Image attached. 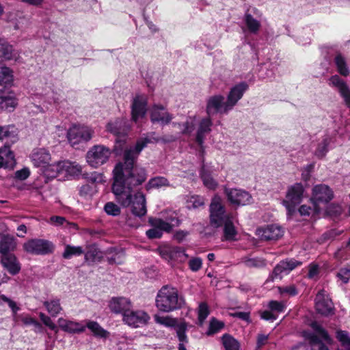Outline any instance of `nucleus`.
<instances>
[{"label": "nucleus", "mask_w": 350, "mask_h": 350, "mask_svg": "<svg viewBox=\"0 0 350 350\" xmlns=\"http://www.w3.org/2000/svg\"><path fill=\"white\" fill-rule=\"evenodd\" d=\"M31 159L34 166L41 169L43 165L50 162L51 157L49 152L45 148H38L33 150Z\"/></svg>", "instance_id": "26"}, {"label": "nucleus", "mask_w": 350, "mask_h": 350, "mask_svg": "<svg viewBox=\"0 0 350 350\" xmlns=\"http://www.w3.org/2000/svg\"><path fill=\"white\" fill-rule=\"evenodd\" d=\"M210 221L212 226L219 228L224 221L228 220L225 206L221 204L219 198L212 200L210 206Z\"/></svg>", "instance_id": "7"}, {"label": "nucleus", "mask_w": 350, "mask_h": 350, "mask_svg": "<svg viewBox=\"0 0 350 350\" xmlns=\"http://www.w3.org/2000/svg\"><path fill=\"white\" fill-rule=\"evenodd\" d=\"M148 102L146 98L143 95H136L131 104V119L137 122L139 119L146 116L147 113Z\"/></svg>", "instance_id": "17"}, {"label": "nucleus", "mask_w": 350, "mask_h": 350, "mask_svg": "<svg viewBox=\"0 0 350 350\" xmlns=\"http://www.w3.org/2000/svg\"><path fill=\"white\" fill-rule=\"evenodd\" d=\"M172 125L180 129V133L183 135L191 134L194 130L195 126L194 121L191 119V118H188L184 123L173 122Z\"/></svg>", "instance_id": "44"}, {"label": "nucleus", "mask_w": 350, "mask_h": 350, "mask_svg": "<svg viewBox=\"0 0 350 350\" xmlns=\"http://www.w3.org/2000/svg\"><path fill=\"white\" fill-rule=\"evenodd\" d=\"M248 88L249 85L245 81L240 82L232 86L227 95L226 111L232 110Z\"/></svg>", "instance_id": "13"}, {"label": "nucleus", "mask_w": 350, "mask_h": 350, "mask_svg": "<svg viewBox=\"0 0 350 350\" xmlns=\"http://www.w3.org/2000/svg\"><path fill=\"white\" fill-rule=\"evenodd\" d=\"M39 317L42 322L47 327H49V329H51L53 331L57 332V325L52 321L51 317L46 315L43 312H40Z\"/></svg>", "instance_id": "58"}, {"label": "nucleus", "mask_w": 350, "mask_h": 350, "mask_svg": "<svg viewBox=\"0 0 350 350\" xmlns=\"http://www.w3.org/2000/svg\"><path fill=\"white\" fill-rule=\"evenodd\" d=\"M200 177L204 185L208 189L215 190L217 187L218 183L213 178L212 170L204 163L200 170Z\"/></svg>", "instance_id": "28"}, {"label": "nucleus", "mask_w": 350, "mask_h": 350, "mask_svg": "<svg viewBox=\"0 0 350 350\" xmlns=\"http://www.w3.org/2000/svg\"><path fill=\"white\" fill-rule=\"evenodd\" d=\"M188 323L185 321H182L180 323L177 322L176 325L174 327L176 329V333L177 338L179 340V343H187L188 338L186 334L187 330Z\"/></svg>", "instance_id": "39"}, {"label": "nucleus", "mask_w": 350, "mask_h": 350, "mask_svg": "<svg viewBox=\"0 0 350 350\" xmlns=\"http://www.w3.org/2000/svg\"><path fill=\"white\" fill-rule=\"evenodd\" d=\"M111 153L109 148L102 145H96L87 152L86 160L90 166L97 168L108 161Z\"/></svg>", "instance_id": "6"}, {"label": "nucleus", "mask_w": 350, "mask_h": 350, "mask_svg": "<svg viewBox=\"0 0 350 350\" xmlns=\"http://www.w3.org/2000/svg\"><path fill=\"white\" fill-rule=\"evenodd\" d=\"M63 167V174L64 176H77L81 173V168L79 165H73L71 163L63 161L62 164Z\"/></svg>", "instance_id": "42"}, {"label": "nucleus", "mask_w": 350, "mask_h": 350, "mask_svg": "<svg viewBox=\"0 0 350 350\" xmlns=\"http://www.w3.org/2000/svg\"><path fill=\"white\" fill-rule=\"evenodd\" d=\"M82 176L84 179L92 184L102 183L103 181V175L97 172L83 173Z\"/></svg>", "instance_id": "54"}, {"label": "nucleus", "mask_w": 350, "mask_h": 350, "mask_svg": "<svg viewBox=\"0 0 350 350\" xmlns=\"http://www.w3.org/2000/svg\"><path fill=\"white\" fill-rule=\"evenodd\" d=\"M244 22L251 33L256 34L258 33L260 27V23L248 12H246L244 15Z\"/></svg>", "instance_id": "37"}, {"label": "nucleus", "mask_w": 350, "mask_h": 350, "mask_svg": "<svg viewBox=\"0 0 350 350\" xmlns=\"http://www.w3.org/2000/svg\"><path fill=\"white\" fill-rule=\"evenodd\" d=\"M304 188L301 183H295L291 186L287 191L286 200L294 204H299L303 200Z\"/></svg>", "instance_id": "27"}, {"label": "nucleus", "mask_w": 350, "mask_h": 350, "mask_svg": "<svg viewBox=\"0 0 350 350\" xmlns=\"http://www.w3.org/2000/svg\"><path fill=\"white\" fill-rule=\"evenodd\" d=\"M10 161L12 163L14 162V153L7 148L0 150V167H7L8 162Z\"/></svg>", "instance_id": "48"}, {"label": "nucleus", "mask_w": 350, "mask_h": 350, "mask_svg": "<svg viewBox=\"0 0 350 350\" xmlns=\"http://www.w3.org/2000/svg\"><path fill=\"white\" fill-rule=\"evenodd\" d=\"M93 135V131L88 127L73 125L67 132V138L72 146L80 143H85L90 141Z\"/></svg>", "instance_id": "8"}, {"label": "nucleus", "mask_w": 350, "mask_h": 350, "mask_svg": "<svg viewBox=\"0 0 350 350\" xmlns=\"http://www.w3.org/2000/svg\"><path fill=\"white\" fill-rule=\"evenodd\" d=\"M310 326L323 340L327 343L332 342V338H330L328 332L317 322H312Z\"/></svg>", "instance_id": "49"}, {"label": "nucleus", "mask_w": 350, "mask_h": 350, "mask_svg": "<svg viewBox=\"0 0 350 350\" xmlns=\"http://www.w3.org/2000/svg\"><path fill=\"white\" fill-rule=\"evenodd\" d=\"M336 338L346 350H350V336L347 331L338 330L336 332Z\"/></svg>", "instance_id": "53"}, {"label": "nucleus", "mask_w": 350, "mask_h": 350, "mask_svg": "<svg viewBox=\"0 0 350 350\" xmlns=\"http://www.w3.org/2000/svg\"><path fill=\"white\" fill-rule=\"evenodd\" d=\"M213 122L210 117L202 118L198 125L196 132V142L202 148L204 146L206 135L211 131Z\"/></svg>", "instance_id": "23"}, {"label": "nucleus", "mask_w": 350, "mask_h": 350, "mask_svg": "<svg viewBox=\"0 0 350 350\" xmlns=\"http://www.w3.org/2000/svg\"><path fill=\"white\" fill-rule=\"evenodd\" d=\"M224 325L225 324L223 321H218L216 318L213 317L209 321V326L206 334L211 336L224 328Z\"/></svg>", "instance_id": "50"}, {"label": "nucleus", "mask_w": 350, "mask_h": 350, "mask_svg": "<svg viewBox=\"0 0 350 350\" xmlns=\"http://www.w3.org/2000/svg\"><path fill=\"white\" fill-rule=\"evenodd\" d=\"M279 293L282 294H288L291 296H295L297 295L298 291L295 285H290L287 286H279L278 287Z\"/></svg>", "instance_id": "60"}, {"label": "nucleus", "mask_w": 350, "mask_h": 350, "mask_svg": "<svg viewBox=\"0 0 350 350\" xmlns=\"http://www.w3.org/2000/svg\"><path fill=\"white\" fill-rule=\"evenodd\" d=\"M336 277L344 284L348 283L350 280V265L341 267L337 272Z\"/></svg>", "instance_id": "56"}, {"label": "nucleus", "mask_w": 350, "mask_h": 350, "mask_svg": "<svg viewBox=\"0 0 350 350\" xmlns=\"http://www.w3.org/2000/svg\"><path fill=\"white\" fill-rule=\"evenodd\" d=\"M103 258L102 252L96 245H90L85 254V260L89 264L100 262Z\"/></svg>", "instance_id": "32"}, {"label": "nucleus", "mask_w": 350, "mask_h": 350, "mask_svg": "<svg viewBox=\"0 0 350 350\" xmlns=\"http://www.w3.org/2000/svg\"><path fill=\"white\" fill-rule=\"evenodd\" d=\"M16 248V239L10 236H3L0 240L1 256L12 254Z\"/></svg>", "instance_id": "29"}, {"label": "nucleus", "mask_w": 350, "mask_h": 350, "mask_svg": "<svg viewBox=\"0 0 350 350\" xmlns=\"http://www.w3.org/2000/svg\"><path fill=\"white\" fill-rule=\"evenodd\" d=\"M302 265V262L297 260L294 258H286L281 260L274 267L272 273L269 275L268 280L273 281L274 280H282L284 275L288 274L291 271L297 267Z\"/></svg>", "instance_id": "9"}, {"label": "nucleus", "mask_w": 350, "mask_h": 350, "mask_svg": "<svg viewBox=\"0 0 350 350\" xmlns=\"http://www.w3.org/2000/svg\"><path fill=\"white\" fill-rule=\"evenodd\" d=\"M155 132L148 133V137L138 140L135 145L124 150L122 161H119L113 170L112 192L116 202L122 207L131 206V213L139 217L146 213L145 195L137 191L133 195L134 187L139 186L147 179L145 168L137 165V161L142 150L148 143L159 142L155 137Z\"/></svg>", "instance_id": "1"}, {"label": "nucleus", "mask_w": 350, "mask_h": 350, "mask_svg": "<svg viewBox=\"0 0 350 350\" xmlns=\"http://www.w3.org/2000/svg\"><path fill=\"white\" fill-rule=\"evenodd\" d=\"M43 305L53 317H57L62 310L60 299L57 297L44 301Z\"/></svg>", "instance_id": "34"}, {"label": "nucleus", "mask_w": 350, "mask_h": 350, "mask_svg": "<svg viewBox=\"0 0 350 350\" xmlns=\"http://www.w3.org/2000/svg\"><path fill=\"white\" fill-rule=\"evenodd\" d=\"M8 138L11 139L12 142H14L17 139V134L14 127L11 126H0V140Z\"/></svg>", "instance_id": "45"}, {"label": "nucleus", "mask_w": 350, "mask_h": 350, "mask_svg": "<svg viewBox=\"0 0 350 350\" xmlns=\"http://www.w3.org/2000/svg\"><path fill=\"white\" fill-rule=\"evenodd\" d=\"M86 327L91 330L96 337L106 338L109 335V332L103 329L96 321H88L85 325Z\"/></svg>", "instance_id": "35"}, {"label": "nucleus", "mask_w": 350, "mask_h": 350, "mask_svg": "<svg viewBox=\"0 0 350 350\" xmlns=\"http://www.w3.org/2000/svg\"><path fill=\"white\" fill-rule=\"evenodd\" d=\"M129 129L126 122L120 119H116L107 124V130L116 136L115 145L112 149V152L116 155L124 153V145L126 143V136Z\"/></svg>", "instance_id": "3"}, {"label": "nucleus", "mask_w": 350, "mask_h": 350, "mask_svg": "<svg viewBox=\"0 0 350 350\" xmlns=\"http://www.w3.org/2000/svg\"><path fill=\"white\" fill-rule=\"evenodd\" d=\"M83 253L84 251L81 246L66 245L64 252L62 254V257L65 259H70L72 256H78Z\"/></svg>", "instance_id": "43"}, {"label": "nucleus", "mask_w": 350, "mask_h": 350, "mask_svg": "<svg viewBox=\"0 0 350 350\" xmlns=\"http://www.w3.org/2000/svg\"><path fill=\"white\" fill-rule=\"evenodd\" d=\"M155 304L159 311L168 313L181 309L185 305V301L176 288L165 285L158 291Z\"/></svg>", "instance_id": "2"}, {"label": "nucleus", "mask_w": 350, "mask_h": 350, "mask_svg": "<svg viewBox=\"0 0 350 350\" xmlns=\"http://www.w3.org/2000/svg\"><path fill=\"white\" fill-rule=\"evenodd\" d=\"M315 308L317 313L328 317L334 314V306L332 299L323 290L318 292L315 297Z\"/></svg>", "instance_id": "12"}, {"label": "nucleus", "mask_w": 350, "mask_h": 350, "mask_svg": "<svg viewBox=\"0 0 350 350\" xmlns=\"http://www.w3.org/2000/svg\"><path fill=\"white\" fill-rule=\"evenodd\" d=\"M170 257L174 260L184 262L188 258V255L184 248L176 246L170 250Z\"/></svg>", "instance_id": "46"}, {"label": "nucleus", "mask_w": 350, "mask_h": 350, "mask_svg": "<svg viewBox=\"0 0 350 350\" xmlns=\"http://www.w3.org/2000/svg\"><path fill=\"white\" fill-rule=\"evenodd\" d=\"M189 269L194 272L199 271L202 266V260L200 257L192 258L189 262Z\"/></svg>", "instance_id": "59"}, {"label": "nucleus", "mask_w": 350, "mask_h": 350, "mask_svg": "<svg viewBox=\"0 0 350 350\" xmlns=\"http://www.w3.org/2000/svg\"><path fill=\"white\" fill-rule=\"evenodd\" d=\"M30 175V171L27 167H23L15 172V178L20 180H26Z\"/></svg>", "instance_id": "62"}, {"label": "nucleus", "mask_w": 350, "mask_h": 350, "mask_svg": "<svg viewBox=\"0 0 350 350\" xmlns=\"http://www.w3.org/2000/svg\"><path fill=\"white\" fill-rule=\"evenodd\" d=\"M57 322L62 330L70 334H80L85 330V325L79 322L67 320L64 318H59Z\"/></svg>", "instance_id": "25"}, {"label": "nucleus", "mask_w": 350, "mask_h": 350, "mask_svg": "<svg viewBox=\"0 0 350 350\" xmlns=\"http://www.w3.org/2000/svg\"><path fill=\"white\" fill-rule=\"evenodd\" d=\"M1 264L12 275H17L21 270V265L14 254L1 256Z\"/></svg>", "instance_id": "22"}, {"label": "nucleus", "mask_w": 350, "mask_h": 350, "mask_svg": "<svg viewBox=\"0 0 350 350\" xmlns=\"http://www.w3.org/2000/svg\"><path fill=\"white\" fill-rule=\"evenodd\" d=\"M150 320V317L144 310H129L123 317L124 322L133 327H139L146 325Z\"/></svg>", "instance_id": "16"}, {"label": "nucleus", "mask_w": 350, "mask_h": 350, "mask_svg": "<svg viewBox=\"0 0 350 350\" xmlns=\"http://www.w3.org/2000/svg\"><path fill=\"white\" fill-rule=\"evenodd\" d=\"M169 180L163 176H155L150 178L146 185V189L149 191L152 189H159L162 187H170Z\"/></svg>", "instance_id": "36"}, {"label": "nucleus", "mask_w": 350, "mask_h": 350, "mask_svg": "<svg viewBox=\"0 0 350 350\" xmlns=\"http://www.w3.org/2000/svg\"><path fill=\"white\" fill-rule=\"evenodd\" d=\"M17 104L14 92L10 91L5 86L0 90V109L13 111Z\"/></svg>", "instance_id": "18"}, {"label": "nucleus", "mask_w": 350, "mask_h": 350, "mask_svg": "<svg viewBox=\"0 0 350 350\" xmlns=\"http://www.w3.org/2000/svg\"><path fill=\"white\" fill-rule=\"evenodd\" d=\"M63 161H59L53 163L46 164L40 169L41 174L44 178V183H48L52 179L63 174Z\"/></svg>", "instance_id": "20"}, {"label": "nucleus", "mask_w": 350, "mask_h": 350, "mask_svg": "<svg viewBox=\"0 0 350 350\" xmlns=\"http://www.w3.org/2000/svg\"><path fill=\"white\" fill-rule=\"evenodd\" d=\"M109 306L112 312L122 314L123 317L132 307L130 300L126 297L112 298Z\"/></svg>", "instance_id": "24"}, {"label": "nucleus", "mask_w": 350, "mask_h": 350, "mask_svg": "<svg viewBox=\"0 0 350 350\" xmlns=\"http://www.w3.org/2000/svg\"><path fill=\"white\" fill-rule=\"evenodd\" d=\"M332 138L326 134L322 137V139L317 144V146L314 152V154L319 159L324 158L329 152V146L331 144Z\"/></svg>", "instance_id": "31"}, {"label": "nucleus", "mask_w": 350, "mask_h": 350, "mask_svg": "<svg viewBox=\"0 0 350 350\" xmlns=\"http://www.w3.org/2000/svg\"><path fill=\"white\" fill-rule=\"evenodd\" d=\"M224 229H223V237L222 241H237V231L233 224V223L229 219L224 221Z\"/></svg>", "instance_id": "33"}, {"label": "nucleus", "mask_w": 350, "mask_h": 350, "mask_svg": "<svg viewBox=\"0 0 350 350\" xmlns=\"http://www.w3.org/2000/svg\"><path fill=\"white\" fill-rule=\"evenodd\" d=\"M208 314L209 309L208 305L205 302L200 303L198 307V320L200 323L204 322Z\"/></svg>", "instance_id": "57"}, {"label": "nucleus", "mask_w": 350, "mask_h": 350, "mask_svg": "<svg viewBox=\"0 0 350 350\" xmlns=\"http://www.w3.org/2000/svg\"><path fill=\"white\" fill-rule=\"evenodd\" d=\"M93 191V187L90 184H85L82 185L79 189V195L81 196H86L91 195Z\"/></svg>", "instance_id": "64"}, {"label": "nucleus", "mask_w": 350, "mask_h": 350, "mask_svg": "<svg viewBox=\"0 0 350 350\" xmlns=\"http://www.w3.org/2000/svg\"><path fill=\"white\" fill-rule=\"evenodd\" d=\"M329 83L336 87L340 96L343 98L344 101L347 107L350 106V88L346 82L341 79L338 75L332 76L329 79Z\"/></svg>", "instance_id": "21"}, {"label": "nucleus", "mask_w": 350, "mask_h": 350, "mask_svg": "<svg viewBox=\"0 0 350 350\" xmlns=\"http://www.w3.org/2000/svg\"><path fill=\"white\" fill-rule=\"evenodd\" d=\"M338 72L343 76L347 77L350 74V70L347 65L345 57L339 51H336V55L334 59Z\"/></svg>", "instance_id": "30"}, {"label": "nucleus", "mask_w": 350, "mask_h": 350, "mask_svg": "<svg viewBox=\"0 0 350 350\" xmlns=\"http://www.w3.org/2000/svg\"><path fill=\"white\" fill-rule=\"evenodd\" d=\"M230 315L233 317L240 319L245 321L248 323H250L251 321L250 313L248 312H236L230 314Z\"/></svg>", "instance_id": "63"}, {"label": "nucleus", "mask_w": 350, "mask_h": 350, "mask_svg": "<svg viewBox=\"0 0 350 350\" xmlns=\"http://www.w3.org/2000/svg\"><path fill=\"white\" fill-rule=\"evenodd\" d=\"M224 193L230 204L236 206H245L252 203V196L247 191L237 188H224Z\"/></svg>", "instance_id": "10"}, {"label": "nucleus", "mask_w": 350, "mask_h": 350, "mask_svg": "<svg viewBox=\"0 0 350 350\" xmlns=\"http://www.w3.org/2000/svg\"><path fill=\"white\" fill-rule=\"evenodd\" d=\"M268 306L272 312H282L284 310V305L278 301H270Z\"/></svg>", "instance_id": "61"}, {"label": "nucleus", "mask_w": 350, "mask_h": 350, "mask_svg": "<svg viewBox=\"0 0 350 350\" xmlns=\"http://www.w3.org/2000/svg\"><path fill=\"white\" fill-rule=\"evenodd\" d=\"M0 58H3L7 60L13 58L12 46L9 44L4 39H0Z\"/></svg>", "instance_id": "40"}, {"label": "nucleus", "mask_w": 350, "mask_h": 350, "mask_svg": "<svg viewBox=\"0 0 350 350\" xmlns=\"http://www.w3.org/2000/svg\"><path fill=\"white\" fill-rule=\"evenodd\" d=\"M256 232L257 235L265 241L277 240L283 235L282 228L277 224H269L265 228H258Z\"/></svg>", "instance_id": "19"}, {"label": "nucleus", "mask_w": 350, "mask_h": 350, "mask_svg": "<svg viewBox=\"0 0 350 350\" xmlns=\"http://www.w3.org/2000/svg\"><path fill=\"white\" fill-rule=\"evenodd\" d=\"M334 198L332 189L325 184L314 185L312 188L311 201L314 206V211L317 214L320 213L321 204L325 205Z\"/></svg>", "instance_id": "4"}, {"label": "nucleus", "mask_w": 350, "mask_h": 350, "mask_svg": "<svg viewBox=\"0 0 350 350\" xmlns=\"http://www.w3.org/2000/svg\"><path fill=\"white\" fill-rule=\"evenodd\" d=\"M244 265L249 268H260L266 266V262L260 258H242Z\"/></svg>", "instance_id": "47"}, {"label": "nucleus", "mask_w": 350, "mask_h": 350, "mask_svg": "<svg viewBox=\"0 0 350 350\" xmlns=\"http://www.w3.org/2000/svg\"><path fill=\"white\" fill-rule=\"evenodd\" d=\"M306 336L309 341L312 350H329L317 334L309 333Z\"/></svg>", "instance_id": "38"}, {"label": "nucleus", "mask_w": 350, "mask_h": 350, "mask_svg": "<svg viewBox=\"0 0 350 350\" xmlns=\"http://www.w3.org/2000/svg\"><path fill=\"white\" fill-rule=\"evenodd\" d=\"M221 340L226 350H239L240 344L239 341L230 334H224Z\"/></svg>", "instance_id": "41"}, {"label": "nucleus", "mask_w": 350, "mask_h": 350, "mask_svg": "<svg viewBox=\"0 0 350 350\" xmlns=\"http://www.w3.org/2000/svg\"><path fill=\"white\" fill-rule=\"evenodd\" d=\"M104 210L107 215L114 217L119 215L121 213L120 208L112 202H107Z\"/></svg>", "instance_id": "55"}, {"label": "nucleus", "mask_w": 350, "mask_h": 350, "mask_svg": "<svg viewBox=\"0 0 350 350\" xmlns=\"http://www.w3.org/2000/svg\"><path fill=\"white\" fill-rule=\"evenodd\" d=\"M55 245L42 239H32L23 244L24 250L31 254L45 256L53 253Z\"/></svg>", "instance_id": "5"}, {"label": "nucleus", "mask_w": 350, "mask_h": 350, "mask_svg": "<svg viewBox=\"0 0 350 350\" xmlns=\"http://www.w3.org/2000/svg\"><path fill=\"white\" fill-rule=\"evenodd\" d=\"M148 223L152 227L146 232V236L150 239H159L162 237L163 231L170 232L172 230V226L169 222L162 219L150 217L148 218Z\"/></svg>", "instance_id": "11"}, {"label": "nucleus", "mask_w": 350, "mask_h": 350, "mask_svg": "<svg viewBox=\"0 0 350 350\" xmlns=\"http://www.w3.org/2000/svg\"><path fill=\"white\" fill-rule=\"evenodd\" d=\"M156 323L165 325L167 327L174 328L176 325L178 320L170 317H161L158 314L154 316Z\"/></svg>", "instance_id": "52"}, {"label": "nucleus", "mask_w": 350, "mask_h": 350, "mask_svg": "<svg viewBox=\"0 0 350 350\" xmlns=\"http://www.w3.org/2000/svg\"><path fill=\"white\" fill-rule=\"evenodd\" d=\"M221 94L210 96L206 101V111L208 116L217 113L228 114L230 111H226V101Z\"/></svg>", "instance_id": "15"}, {"label": "nucleus", "mask_w": 350, "mask_h": 350, "mask_svg": "<svg viewBox=\"0 0 350 350\" xmlns=\"http://www.w3.org/2000/svg\"><path fill=\"white\" fill-rule=\"evenodd\" d=\"M150 118L152 123H158L161 126L167 125L174 118L167 109L162 105L154 104L150 111Z\"/></svg>", "instance_id": "14"}, {"label": "nucleus", "mask_w": 350, "mask_h": 350, "mask_svg": "<svg viewBox=\"0 0 350 350\" xmlns=\"http://www.w3.org/2000/svg\"><path fill=\"white\" fill-rule=\"evenodd\" d=\"M12 72V70L8 67H0V84H10L13 78Z\"/></svg>", "instance_id": "51"}]
</instances>
